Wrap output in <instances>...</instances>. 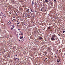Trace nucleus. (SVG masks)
<instances>
[{
    "mask_svg": "<svg viewBox=\"0 0 65 65\" xmlns=\"http://www.w3.org/2000/svg\"><path fill=\"white\" fill-rule=\"evenodd\" d=\"M19 22L18 21H17V22Z\"/></svg>",
    "mask_w": 65,
    "mask_h": 65,
    "instance_id": "39",
    "label": "nucleus"
},
{
    "mask_svg": "<svg viewBox=\"0 0 65 65\" xmlns=\"http://www.w3.org/2000/svg\"><path fill=\"white\" fill-rule=\"evenodd\" d=\"M47 58H45V60H47Z\"/></svg>",
    "mask_w": 65,
    "mask_h": 65,
    "instance_id": "24",
    "label": "nucleus"
},
{
    "mask_svg": "<svg viewBox=\"0 0 65 65\" xmlns=\"http://www.w3.org/2000/svg\"><path fill=\"white\" fill-rule=\"evenodd\" d=\"M17 60V58H15Z\"/></svg>",
    "mask_w": 65,
    "mask_h": 65,
    "instance_id": "36",
    "label": "nucleus"
},
{
    "mask_svg": "<svg viewBox=\"0 0 65 65\" xmlns=\"http://www.w3.org/2000/svg\"><path fill=\"white\" fill-rule=\"evenodd\" d=\"M45 1L46 3H48V0H45Z\"/></svg>",
    "mask_w": 65,
    "mask_h": 65,
    "instance_id": "3",
    "label": "nucleus"
},
{
    "mask_svg": "<svg viewBox=\"0 0 65 65\" xmlns=\"http://www.w3.org/2000/svg\"><path fill=\"white\" fill-rule=\"evenodd\" d=\"M55 57H56V58H57V56H56V55L55 56Z\"/></svg>",
    "mask_w": 65,
    "mask_h": 65,
    "instance_id": "22",
    "label": "nucleus"
},
{
    "mask_svg": "<svg viewBox=\"0 0 65 65\" xmlns=\"http://www.w3.org/2000/svg\"><path fill=\"white\" fill-rule=\"evenodd\" d=\"M31 15L32 16V15H33V14H31Z\"/></svg>",
    "mask_w": 65,
    "mask_h": 65,
    "instance_id": "28",
    "label": "nucleus"
},
{
    "mask_svg": "<svg viewBox=\"0 0 65 65\" xmlns=\"http://www.w3.org/2000/svg\"><path fill=\"white\" fill-rule=\"evenodd\" d=\"M59 61H60V60H57V62L58 63H59Z\"/></svg>",
    "mask_w": 65,
    "mask_h": 65,
    "instance_id": "7",
    "label": "nucleus"
},
{
    "mask_svg": "<svg viewBox=\"0 0 65 65\" xmlns=\"http://www.w3.org/2000/svg\"><path fill=\"white\" fill-rule=\"evenodd\" d=\"M13 20H15V19H13Z\"/></svg>",
    "mask_w": 65,
    "mask_h": 65,
    "instance_id": "33",
    "label": "nucleus"
},
{
    "mask_svg": "<svg viewBox=\"0 0 65 65\" xmlns=\"http://www.w3.org/2000/svg\"><path fill=\"white\" fill-rule=\"evenodd\" d=\"M19 35H21V34H19Z\"/></svg>",
    "mask_w": 65,
    "mask_h": 65,
    "instance_id": "41",
    "label": "nucleus"
},
{
    "mask_svg": "<svg viewBox=\"0 0 65 65\" xmlns=\"http://www.w3.org/2000/svg\"><path fill=\"white\" fill-rule=\"evenodd\" d=\"M35 12H36V11H35Z\"/></svg>",
    "mask_w": 65,
    "mask_h": 65,
    "instance_id": "30",
    "label": "nucleus"
},
{
    "mask_svg": "<svg viewBox=\"0 0 65 65\" xmlns=\"http://www.w3.org/2000/svg\"><path fill=\"white\" fill-rule=\"evenodd\" d=\"M9 13L10 14H11V13L10 12H9Z\"/></svg>",
    "mask_w": 65,
    "mask_h": 65,
    "instance_id": "17",
    "label": "nucleus"
},
{
    "mask_svg": "<svg viewBox=\"0 0 65 65\" xmlns=\"http://www.w3.org/2000/svg\"><path fill=\"white\" fill-rule=\"evenodd\" d=\"M30 16V15H29V16Z\"/></svg>",
    "mask_w": 65,
    "mask_h": 65,
    "instance_id": "46",
    "label": "nucleus"
},
{
    "mask_svg": "<svg viewBox=\"0 0 65 65\" xmlns=\"http://www.w3.org/2000/svg\"><path fill=\"white\" fill-rule=\"evenodd\" d=\"M13 29V28H12L11 29V30H12Z\"/></svg>",
    "mask_w": 65,
    "mask_h": 65,
    "instance_id": "23",
    "label": "nucleus"
},
{
    "mask_svg": "<svg viewBox=\"0 0 65 65\" xmlns=\"http://www.w3.org/2000/svg\"><path fill=\"white\" fill-rule=\"evenodd\" d=\"M12 27H14V26H13V25L12 26Z\"/></svg>",
    "mask_w": 65,
    "mask_h": 65,
    "instance_id": "29",
    "label": "nucleus"
},
{
    "mask_svg": "<svg viewBox=\"0 0 65 65\" xmlns=\"http://www.w3.org/2000/svg\"><path fill=\"white\" fill-rule=\"evenodd\" d=\"M10 23H11L10 22Z\"/></svg>",
    "mask_w": 65,
    "mask_h": 65,
    "instance_id": "34",
    "label": "nucleus"
},
{
    "mask_svg": "<svg viewBox=\"0 0 65 65\" xmlns=\"http://www.w3.org/2000/svg\"><path fill=\"white\" fill-rule=\"evenodd\" d=\"M0 15L1 16V14Z\"/></svg>",
    "mask_w": 65,
    "mask_h": 65,
    "instance_id": "43",
    "label": "nucleus"
},
{
    "mask_svg": "<svg viewBox=\"0 0 65 65\" xmlns=\"http://www.w3.org/2000/svg\"><path fill=\"white\" fill-rule=\"evenodd\" d=\"M15 56H18V55H15Z\"/></svg>",
    "mask_w": 65,
    "mask_h": 65,
    "instance_id": "27",
    "label": "nucleus"
},
{
    "mask_svg": "<svg viewBox=\"0 0 65 65\" xmlns=\"http://www.w3.org/2000/svg\"><path fill=\"white\" fill-rule=\"evenodd\" d=\"M4 17H5V18L6 17V16H5V14H4V15H3Z\"/></svg>",
    "mask_w": 65,
    "mask_h": 65,
    "instance_id": "11",
    "label": "nucleus"
},
{
    "mask_svg": "<svg viewBox=\"0 0 65 65\" xmlns=\"http://www.w3.org/2000/svg\"><path fill=\"white\" fill-rule=\"evenodd\" d=\"M1 13H2V14H3V13H2V12H1Z\"/></svg>",
    "mask_w": 65,
    "mask_h": 65,
    "instance_id": "26",
    "label": "nucleus"
},
{
    "mask_svg": "<svg viewBox=\"0 0 65 65\" xmlns=\"http://www.w3.org/2000/svg\"><path fill=\"white\" fill-rule=\"evenodd\" d=\"M17 26H18V25H17Z\"/></svg>",
    "mask_w": 65,
    "mask_h": 65,
    "instance_id": "42",
    "label": "nucleus"
},
{
    "mask_svg": "<svg viewBox=\"0 0 65 65\" xmlns=\"http://www.w3.org/2000/svg\"><path fill=\"white\" fill-rule=\"evenodd\" d=\"M51 39L52 40H54V41L55 40V39L54 38H53V37H52L51 38Z\"/></svg>",
    "mask_w": 65,
    "mask_h": 65,
    "instance_id": "1",
    "label": "nucleus"
},
{
    "mask_svg": "<svg viewBox=\"0 0 65 65\" xmlns=\"http://www.w3.org/2000/svg\"><path fill=\"white\" fill-rule=\"evenodd\" d=\"M30 11H31L32 12H33V10H32L31 9H30Z\"/></svg>",
    "mask_w": 65,
    "mask_h": 65,
    "instance_id": "8",
    "label": "nucleus"
},
{
    "mask_svg": "<svg viewBox=\"0 0 65 65\" xmlns=\"http://www.w3.org/2000/svg\"><path fill=\"white\" fill-rule=\"evenodd\" d=\"M20 20H22V19H20Z\"/></svg>",
    "mask_w": 65,
    "mask_h": 65,
    "instance_id": "44",
    "label": "nucleus"
},
{
    "mask_svg": "<svg viewBox=\"0 0 65 65\" xmlns=\"http://www.w3.org/2000/svg\"><path fill=\"white\" fill-rule=\"evenodd\" d=\"M52 37H53V38H55L56 37V35H55V34L53 35H52Z\"/></svg>",
    "mask_w": 65,
    "mask_h": 65,
    "instance_id": "2",
    "label": "nucleus"
},
{
    "mask_svg": "<svg viewBox=\"0 0 65 65\" xmlns=\"http://www.w3.org/2000/svg\"><path fill=\"white\" fill-rule=\"evenodd\" d=\"M29 9H28L27 10V11H29Z\"/></svg>",
    "mask_w": 65,
    "mask_h": 65,
    "instance_id": "20",
    "label": "nucleus"
},
{
    "mask_svg": "<svg viewBox=\"0 0 65 65\" xmlns=\"http://www.w3.org/2000/svg\"><path fill=\"white\" fill-rule=\"evenodd\" d=\"M18 37H19V35H18Z\"/></svg>",
    "mask_w": 65,
    "mask_h": 65,
    "instance_id": "37",
    "label": "nucleus"
},
{
    "mask_svg": "<svg viewBox=\"0 0 65 65\" xmlns=\"http://www.w3.org/2000/svg\"><path fill=\"white\" fill-rule=\"evenodd\" d=\"M23 40V41H24V39L21 40L22 41Z\"/></svg>",
    "mask_w": 65,
    "mask_h": 65,
    "instance_id": "18",
    "label": "nucleus"
},
{
    "mask_svg": "<svg viewBox=\"0 0 65 65\" xmlns=\"http://www.w3.org/2000/svg\"><path fill=\"white\" fill-rule=\"evenodd\" d=\"M30 16V15H29V16Z\"/></svg>",
    "mask_w": 65,
    "mask_h": 65,
    "instance_id": "45",
    "label": "nucleus"
},
{
    "mask_svg": "<svg viewBox=\"0 0 65 65\" xmlns=\"http://www.w3.org/2000/svg\"><path fill=\"white\" fill-rule=\"evenodd\" d=\"M20 39H23V37H20Z\"/></svg>",
    "mask_w": 65,
    "mask_h": 65,
    "instance_id": "5",
    "label": "nucleus"
},
{
    "mask_svg": "<svg viewBox=\"0 0 65 65\" xmlns=\"http://www.w3.org/2000/svg\"><path fill=\"white\" fill-rule=\"evenodd\" d=\"M18 30H19V31H20V30H21V29H18Z\"/></svg>",
    "mask_w": 65,
    "mask_h": 65,
    "instance_id": "15",
    "label": "nucleus"
},
{
    "mask_svg": "<svg viewBox=\"0 0 65 65\" xmlns=\"http://www.w3.org/2000/svg\"><path fill=\"white\" fill-rule=\"evenodd\" d=\"M10 25H11V23H10Z\"/></svg>",
    "mask_w": 65,
    "mask_h": 65,
    "instance_id": "31",
    "label": "nucleus"
},
{
    "mask_svg": "<svg viewBox=\"0 0 65 65\" xmlns=\"http://www.w3.org/2000/svg\"><path fill=\"white\" fill-rule=\"evenodd\" d=\"M19 41H20V40H19Z\"/></svg>",
    "mask_w": 65,
    "mask_h": 65,
    "instance_id": "38",
    "label": "nucleus"
},
{
    "mask_svg": "<svg viewBox=\"0 0 65 65\" xmlns=\"http://www.w3.org/2000/svg\"><path fill=\"white\" fill-rule=\"evenodd\" d=\"M14 60H15V61H16V59L15 58L14 59Z\"/></svg>",
    "mask_w": 65,
    "mask_h": 65,
    "instance_id": "16",
    "label": "nucleus"
},
{
    "mask_svg": "<svg viewBox=\"0 0 65 65\" xmlns=\"http://www.w3.org/2000/svg\"><path fill=\"white\" fill-rule=\"evenodd\" d=\"M21 24H22L23 23V22H21Z\"/></svg>",
    "mask_w": 65,
    "mask_h": 65,
    "instance_id": "25",
    "label": "nucleus"
},
{
    "mask_svg": "<svg viewBox=\"0 0 65 65\" xmlns=\"http://www.w3.org/2000/svg\"><path fill=\"white\" fill-rule=\"evenodd\" d=\"M34 3L33 1H32V5H33V4H34Z\"/></svg>",
    "mask_w": 65,
    "mask_h": 65,
    "instance_id": "13",
    "label": "nucleus"
},
{
    "mask_svg": "<svg viewBox=\"0 0 65 65\" xmlns=\"http://www.w3.org/2000/svg\"><path fill=\"white\" fill-rule=\"evenodd\" d=\"M41 10V11H43V8H42Z\"/></svg>",
    "mask_w": 65,
    "mask_h": 65,
    "instance_id": "6",
    "label": "nucleus"
},
{
    "mask_svg": "<svg viewBox=\"0 0 65 65\" xmlns=\"http://www.w3.org/2000/svg\"><path fill=\"white\" fill-rule=\"evenodd\" d=\"M54 1H55V2H56V0H54Z\"/></svg>",
    "mask_w": 65,
    "mask_h": 65,
    "instance_id": "19",
    "label": "nucleus"
},
{
    "mask_svg": "<svg viewBox=\"0 0 65 65\" xmlns=\"http://www.w3.org/2000/svg\"><path fill=\"white\" fill-rule=\"evenodd\" d=\"M65 32V30H63V33H64Z\"/></svg>",
    "mask_w": 65,
    "mask_h": 65,
    "instance_id": "10",
    "label": "nucleus"
},
{
    "mask_svg": "<svg viewBox=\"0 0 65 65\" xmlns=\"http://www.w3.org/2000/svg\"><path fill=\"white\" fill-rule=\"evenodd\" d=\"M20 35H23V33L22 34L21 33L20 34Z\"/></svg>",
    "mask_w": 65,
    "mask_h": 65,
    "instance_id": "14",
    "label": "nucleus"
},
{
    "mask_svg": "<svg viewBox=\"0 0 65 65\" xmlns=\"http://www.w3.org/2000/svg\"><path fill=\"white\" fill-rule=\"evenodd\" d=\"M39 39L40 40H41V39H42V38L41 37H40V38H39Z\"/></svg>",
    "mask_w": 65,
    "mask_h": 65,
    "instance_id": "4",
    "label": "nucleus"
},
{
    "mask_svg": "<svg viewBox=\"0 0 65 65\" xmlns=\"http://www.w3.org/2000/svg\"><path fill=\"white\" fill-rule=\"evenodd\" d=\"M13 18H15V17H14H14H13Z\"/></svg>",
    "mask_w": 65,
    "mask_h": 65,
    "instance_id": "21",
    "label": "nucleus"
},
{
    "mask_svg": "<svg viewBox=\"0 0 65 65\" xmlns=\"http://www.w3.org/2000/svg\"><path fill=\"white\" fill-rule=\"evenodd\" d=\"M9 22H10V21H9Z\"/></svg>",
    "mask_w": 65,
    "mask_h": 65,
    "instance_id": "40",
    "label": "nucleus"
},
{
    "mask_svg": "<svg viewBox=\"0 0 65 65\" xmlns=\"http://www.w3.org/2000/svg\"><path fill=\"white\" fill-rule=\"evenodd\" d=\"M20 23H17V25H19V24H20Z\"/></svg>",
    "mask_w": 65,
    "mask_h": 65,
    "instance_id": "9",
    "label": "nucleus"
},
{
    "mask_svg": "<svg viewBox=\"0 0 65 65\" xmlns=\"http://www.w3.org/2000/svg\"><path fill=\"white\" fill-rule=\"evenodd\" d=\"M20 33H22V31H20Z\"/></svg>",
    "mask_w": 65,
    "mask_h": 65,
    "instance_id": "32",
    "label": "nucleus"
},
{
    "mask_svg": "<svg viewBox=\"0 0 65 65\" xmlns=\"http://www.w3.org/2000/svg\"><path fill=\"white\" fill-rule=\"evenodd\" d=\"M48 29H51V27H48Z\"/></svg>",
    "mask_w": 65,
    "mask_h": 65,
    "instance_id": "12",
    "label": "nucleus"
},
{
    "mask_svg": "<svg viewBox=\"0 0 65 65\" xmlns=\"http://www.w3.org/2000/svg\"><path fill=\"white\" fill-rule=\"evenodd\" d=\"M12 28H13H13H14V27H13Z\"/></svg>",
    "mask_w": 65,
    "mask_h": 65,
    "instance_id": "35",
    "label": "nucleus"
}]
</instances>
